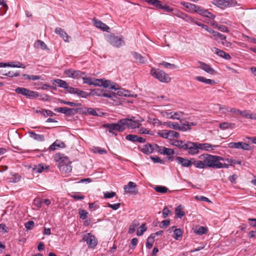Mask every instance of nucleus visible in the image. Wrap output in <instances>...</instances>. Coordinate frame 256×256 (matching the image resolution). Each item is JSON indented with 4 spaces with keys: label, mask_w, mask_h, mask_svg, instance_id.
Listing matches in <instances>:
<instances>
[{
    "label": "nucleus",
    "mask_w": 256,
    "mask_h": 256,
    "mask_svg": "<svg viewBox=\"0 0 256 256\" xmlns=\"http://www.w3.org/2000/svg\"><path fill=\"white\" fill-rule=\"evenodd\" d=\"M199 160L194 162V166L198 168H217L218 161L224 160V158L218 156L210 154H202L198 156Z\"/></svg>",
    "instance_id": "obj_1"
},
{
    "label": "nucleus",
    "mask_w": 256,
    "mask_h": 256,
    "mask_svg": "<svg viewBox=\"0 0 256 256\" xmlns=\"http://www.w3.org/2000/svg\"><path fill=\"white\" fill-rule=\"evenodd\" d=\"M150 74L152 76L162 82L168 83L171 80L170 78L167 74L158 68H152Z\"/></svg>",
    "instance_id": "obj_2"
},
{
    "label": "nucleus",
    "mask_w": 256,
    "mask_h": 256,
    "mask_svg": "<svg viewBox=\"0 0 256 256\" xmlns=\"http://www.w3.org/2000/svg\"><path fill=\"white\" fill-rule=\"evenodd\" d=\"M15 92L18 94L25 96L27 98H34L38 96V94L36 92L30 90L26 88L23 87H18Z\"/></svg>",
    "instance_id": "obj_3"
},
{
    "label": "nucleus",
    "mask_w": 256,
    "mask_h": 256,
    "mask_svg": "<svg viewBox=\"0 0 256 256\" xmlns=\"http://www.w3.org/2000/svg\"><path fill=\"white\" fill-rule=\"evenodd\" d=\"M106 39L107 42L114 47L120 48L124 44L122 38H119L114 35H108Z\"/></svg>",
    "instance_id": "obj_4"
},
{
    "label": "nucleus",
    "mask_w": 256,
    "mask_h": 256,
    "mask_svg": "<svg viewBox=\"0 0 256 256\" xmlns=\"http://www.w3.org/2000/svg\"><path fill=\"white\" fill-rule=\"evenodd\" d=\"M124 120H120L118 123L107 124L104 125V126L111 130H116L120 132H123L124 130Z\"/></svg>",
    "instance_id": "obj_5"
},
{
    "label": "nucleus",
    "mask_w": 256,
    "mask_h": 256,
    "mask_svg": "<svg viewBox=\"0 0 256 256\" xmlns=\"http://www.w3.org/2000/svg\"><path fill=\"white\" fill-rule=\"evenodd\" d=\"M198 142H188L185 150H188V152L191 155H194L199 152L200 150Z\"/></svg>",
    "instance_id": "obj_6"
},
{
    "label": "nucleus",
    "mask_w": 256,
    "mask_h": 256,
    "mask_svg": "<svg viewBox=\"0 0 256 256\" xmlns=\"http://www.w3.org/2000/svg\"><path fill=\"white\" fill-rule=\"evenodd\" d=\"M64 74L69 78L78 79L82 77V76H86L85 73L78 70H74L73 69H68L64 70Z\"/></svg>",
    "instance_id": "obj_7"
},
{
    "label": "nucleus",
    "mask_w": 256,
    "mask_h": 256,
    "mask_svg": "<svg viewBox=\"0 0 256 256\" xmlns=\"http://www.w3.org/2000/svg\"><path fill=\"white\" fill-rule=\"evenodd\" d=\"M82 240L86 242L90 248H94L97 245V240L94 236L90 233L84 234Z\"/></svg>",
    "instance_id": "obj_8"
},
{
    "label": "nucleus",
    "mask_w": 256,
    "mask_h": 256,
    "mask_svg": "<svg viewBox=\"0 0 256 256\" xmlns=\"http://www.w3.org/2000/svg\"><path fill=\"white\" fill-rule=\"evenodd\" d=\"M134 117H132L131 118H124L122 120H124V130L126 127L129 128H139L142 124L138 120H134Z\"/></svg>",
    "instance_id": "obj_9"
},
{
    "label": "nucleus",
    "mask_w": 256,
    "mask_h": 256,
    "mask_svg": "<svg viewBox=\"0 0 256 256\" xmlns=\"http://www.w3.org/2000/svg\"><path fill=\"white\" fill-rule=\"evenodd\" d=\"M214 4L222 8H224L234 6L236 2L234 0H216Z\"/></svg>",
    "instance_id": "obj_10"
},
{
    "label": "nucleus",
    "mask_w": 256,
    "mask_h": 256,
    "mask_svg": "<svg viewBox=\"0 0 256 256\" xmlns=\"http://www.w3.org/2000/svg\"><path fill=\"white\" fill-rule=\"evenodd\" d=\"M176 160L177 162L184 167H190L192 166V164L194 165V162H196L194 158H191L190 160H188L186 158H184L180 156H177L176 158Z\"/></svg>",
    "instance_id": "obj_11"
},
{
    "label": "nucleus",
    "mask_w": 256,
    "mask_h": 256,
    "mask_svg": "<svg viewBox=\"0 0 256 256\" xmlns=\"http://www.w3.org/2000/svg\"><path fill=\"white\" fill-rule=\"evenodd\" d=\"M228 146L231 148L242 149L246 150H250V145L244 142H231L228 144Z\"/></svg>",
    "instance_id": "obj_12"
},
{
    "label": "nucleus",
    "mask_w": 256,
    "mask_h": 256,
    "mask_svg": "<svg viewBox=\"0 0 256 256\" xmlns=\"http://www.w3.org/2000/svg\"><path fill=\"white\" fill-rule=\"evenodd\" d=\"M54 160L58 162V166L62 164H71V162L68 157L65 156L64 154H56L54 156Z\"/></svg>",
    "instance_id": "obj_13"
},
{
    "label": "nucleus",
    "mask_w": 256,
    "mask_h": 256,
    "mask_svg": "<svg viewBox=\"0 0 256 256\" xmlns=\"http://www.w3.org/2000/svg\"><path fill=\"white\" fill-rule=\"evenodd\" d=\"M226 36L220 33L217 32L216 35H214V39L218 41V42L221 43L223 46L226 47H230L231 46V43L228 42L226 40Z\"/></svg>",
    "instance_id": "obj_14"
},
{
    "label": "nucleus",
    "mask_w": 256,
    "mask_h": 256,
    "mask_svg": "<svg viewBox=\"0 0 256 256\" xmlns=\"http://www.w3.org/2000/svg\"><path fill=\"white\" fill-rule=\"evenodd\" d=\"M148 3L156 8L162 9L167 12H172V8H170L169 6H162L161 2L158 0H148Z\"/></svg>",
    "instance_id": "obj_15"
},
{
    "label": "nucleus",
    "mask_w": 256,
    "mask_h": 256,
    "mask_svg": "<svg viewBox=\"0 0 256 256\" xmlns=\"http://www.w3.org/2000/svg\"><path fill=\"white\" fill-rule=\"evenodd\" d=\"M198 68L204 70L206 72L210 74H216L215 70L209 64L202 62H198Z\"/></svg>",
    "instance_id": "obj_16"
},
{
    "label": "nucleus",
    "mask_w": 256,
    "mask_h": 256,
    "mask_svg": "<svg viewBox=\"0 0 256 256\" xmlns=\"http://www.w3.org/2000/svg\"><path fill=\"white\" fill-rule=\"evenodd\" d=\"M136 183L130 182L127 185L124 186V189L126 192L136 194L138 192V190L136 189Z\"/></svg>",
    "instance_id": "obj_17"
},
{
    "label": "nucleus",
    "mask_w": 256,
    "mask_h": 256,
    "mask_svg": "<svg viewBox=\"0 0 256 256\" xmlns=\"http://www.w3.org/2000/svg\"><path fill=\"white\" fill-rule=\"evenodd\" d=\"M182 4L186 8L192 10H194L195 12H198L200 15H202L204 10V9L202 8L201 7L190 3L183 2H182Z\"/></svg>",
    "instance_id": "obj_18"
},
{
    "label": "nucleus",
    "mask_w": 256,
    "mask_h": 256,
    "mask_svg": "<svg viewBox=\"0 0 256 256\" xmlns=\"http://www.w3.org/2000/svg\"><path fill=\"white\" fill-rule=\"evenodd\" d=\"M139 148L140 150L146 154H148L154 152V144H148Z\"/></svg>",
    "instance_id": "obj_19"
},
{
    "label": "nucleus",
    "mask_w": 256,
    "mask_h": 256,
    "mask_svg": "<svg viewBox=\"0 0 256 256\" xmlns=\"http://www.w3.org/2000/svg\"><path fill=\"white\" fill-rule=\"evenodd\" d=\"M92 22L94 24V26L96 27L97 28H100V30H102L105 32H108V30H110V28L106 25L105 24L103 23L101 21L96 20V19H93Z\"/></svg>",
    "instance_id": "obj_20"
},
{
    "label": "nucleus",
    "mask_w": 256,
    "mask_h": 256,
    "mask_svg": "<svg viewBox=\"0 0 256 256\" xmlns=\"http://www.w3.org/2000/svg\"><path fill=\"white\" fill-rule=\"evenodd\" d=\"M54 32L56 34L60 35V36L62 38L65 42H69L70 37L68 35V34L63 29L60 28H56L54 30Z\"/></svg>",
    "instance_id": "obj_21"
},
{
    "label": "nucleus",
    "mask_w": 256,
    "mask_h": 256,
    "mask_svg": "<svg viewBox=\"0 0 256 256\" xmlns=\"http://www.w3.org/2000/svg\"><path fill=\"white\" fill-rule=\"evenodd\" d=\"M160 112L163 116L166 118L178 120L179 119V118L176 116H178V114L176 112H168L166 110H160Z\"/></svg>",
    "instance_id": "obj_22"
},
{
    "label": "nucleus",
    "mask_w": 256,
    "mask_h": 256,
    "mask_svg": "<svg viewBox=\"0 0 256 256\" xmlns=\"http://www.w3.org/2000/svg\"><path fill=\"white\" fill-rule=\"evenodd\" d=\"M66 146L64 142L57 140L50 146L49 150H54L57 148H64Z\"/></svg>",
    "instance_id": "obj_23"
},
{
    "label": "nucleus",
    "mask_w": 256,
    "mask_h": 256,
    "mask_svg": "<svg viewBox=\"0 0 256 256\" xmlns=\"http://www.w3.org/2000/svg\"><path fill=\"white\" fill-rule=\"evenodd\" d=\"M200 150L205 151H209L210 150H214L218 146L212 145L208 143H199Z\"/></svg>",
    "instance_id": "obj_24"
},
{
    "label": "nucleus",
    "mask_w": 256,
    "mask_h": 256,
    "mask_svg": "<svg viewBox=\"0 0 256 256\" xmlns=\"http://www.w3.org/2000/svg\"><path fill=\"white\" fill-rule=\"evenodd\" d=\"M214 53L216 54L218 56L224 58L225 60H228L230 59L231 57L230 55L225 52L224 51L219 50L217 48H214Z\"/></svg>",
    "instance_id": "obj_25"
},
{
    "label": "nucleus",
    "mask_w": 256,
    "mask_h": 256,
    "mask_svg": "<svg viewBox=\"0 0 256 256\" xmlns=\"http://www.w3.org/2000/svg\"><path fill=\"white\" fill-rule=\"evenodd\" d=\"M60 170L64 174H67L72 171V168L70 166V164H60L58 166Z\"/></svg>",
    "instance_id": "obj_26"
},
{
    "label": "nucleus",
    "mask_w": 256,
    "mask_h": 256,
    "mask_svg": "<svg viewBox=\"0 0 256 256\" xmlns=\"http://www.w3.org/2000/svg\"><path fill=\"white\" fill-rule=\"evenodd\" d=\"M35 112L40 113L44 115V116H52L55 115V114L52 112L50 110H46L43 108H39L34 110Z\"/></svg>",
    "instance_id": "obj_27"
},
{
    "label": "nucleus",
    "mask_w": 256,
    "mask_h": 256,
    "mask_svg": "<svg viewBox=\"0 0 256 256\" xmlns=\"http://www.w3.org/2000/svg\"><path fill=\"white\" fill-rule=\"evenodd\" d=\"M196 79L198 82H202L207 84L212 85L216 84L214 80L206 78L202 76H197L196 77Z\"/></svg>",
    "instance_id": "obj_28"
},
{
    "label": "nucleus",
    "mask_w": 256,
    "mask_h": 256,
    "mask_svg": "<svg viewBox=\"0 0 256 256\" xmlns=\"http://www.w3.org/2000/svg\"><path fill=\"white\" fill-rule=\"evenodd\" d=\"M240 116L245 118L256 120V114L252 113L250 110H245L242 111Z\"/></svg>",
    "instance_id": "obj_29"
},
{
    "label": "nucleus",
    "mask_w": 256,
    "mask_h": 256,
    "mask_svg": "<svg viewBox=\"0 0 256 256\" xmlns=\"http://www.w3.org/2000/svg\"><path fill=\"white\" fill-rule=\"evenodd\" d=\"M30 137L38 142H43L44 140V137L42 134H36L34 132H28Z\"/></svg>",
    "instance_id": "obj_30"
},
{
    "label": "nucleus",
    "mask_w": 256,
    "mask_h": 256,
    "mask_svg": "<svg viewBox=\"0 0 256 256\" xmlns=\"http://www.w3.org/2000/svg\"><path fill=\"white\" fill-rule=\"evenodd\" d=\"M132 54L134 58L139 62L141 64H144L147 61L146 58L142 56L140 54L136 52H133Z\"/></svg>",
    "instance_id": "obj_31"
},
{
    "label": "nucleus",
    "mask_w": 256,
    "mask_h": 256,
    "mask_svg": "<svg viewBox=\"0 0 256 256\" xmlns=\"http://www.w3.org/2000/svg\"><path fill=\"white\" fill-rule=\"evenodd\" d=\"M78 112V110L75 108H68L67 107H63L62 114L67 116H70Z\"/></svg>",
    "instance_id": "obj_32"
},
{
    "label": "nucleus",
    "mask_w": 256,
    "mask_h": 256,
    "mask_svg": "<svg viewBox=\"0 0 256 256\" xmlns=\"http://www.w3.org/2000/svg\"><path fill=\"white\" fill-rule=\"evenodd\" d=\"M54 82L57 84V86L60 88L66 89L68 88V84L64 80L60 79H56L54 80Z\"/></svg>",
    "instance_id": "obj_33"
},
{
    "label": "nucleus",
    "mask_w": 256,
    "mask_h": 256,
    "mask_svg": "<svg viewBox=\"0 0 256 256\" xmlns=\"http://www.w3.org/2000/svg\"><path fill=\"white\" fill-rule=\"evenodd\" d=\"M176 216L178 218H182L184 216L185 213L183 211V207L181 205L178 206L175 209Z\"/></svg>",
    "instance_id": "obj_34"
},
{
    "label": "nucleus",
    "mask_w": 256,
    "mask_h": 256,
    "mask_svg": "<svg viewBox=\"0 0 256 256\" xmlns=\"http://www.w3.org/2000/svg\"><path fill=\"white\" fill-rule=\"evenodd\" d=\"M34 46L38 48H40L43 50H48L46 44L40 40H38L35 42Z\"/></svg>",
    "instance_id": "obj_35"
},
{
    "label": "nucleus",
    "mask_w": 256,
    "mask_h": 256,
    "mask_svg": "<svg viewBox=\"0 0 256 256\" xmlns=\"http://www.w3.org/2000/svg\"><path fill=\"white\" fill-rule=\"evenodd\" d=\"M46 168H48V166L43 164L34 166V167L33 168L36 172L38 173L42 172Z\"/></svg>",
    "instance_id": "obj_36"
},
{
    "label": "nucleus",
    "mask_w": 256,
    "mask_h": 256,
    "mask_svg": "<svg viewBox=\"0 0 256 256\" xmlns=\"http://www.w3.org/2000/svg\"><path fill=\"white\" fill-rule=\"evenodd\" d=\"M173 145L180 148H182L185 150L186 146V143H185L182 140H176L174 141Z\"/></svg>",
    "instance_id": "obj_37"
},
{
    "label": "nucleus",
    "mask_w": 256,
    "mask_h": 256,
    "mask_svg": "<svg viewBox=\"0 0 256 256\" xmlns=\"http://www.w3.org/2000/svg\"><path fill=\"white\" fill-rule=\"evenodd\" d=\"M116 94H118L119 96H133V95L130 94V92L124 89L118 90L116 93Z\"/></svg>",
    "instance_id": "obj_38"
},
{
    "label": "nucleus",
    "mask_w": 256,
    "mask_h": 256,
    "mask_svg": "<svg viewBox=\"0 0 256 256\" xmlns=\"http://www.w3.org/2000/svg\"><path fill=\"white\" fill-rule=\"evenodd\" d=\"M139 222L138 220H134L130 226L128 233H134L136 230V228L139 225Z\"/></svg>",
    "instance_id": "obj_39"
},
{
    "label": "nucleus",
    "mask_w": 256,
    "mask_h": 256,
    "mask_svg": "<svg viewBox=\"0 0 256 256\" xmlns=\"http://www.w3.org/2000/svg\"><path fill=\"white\" fill-rule=\"evenodd\" d=\"M154 241V235H150L147 239L146 242V247L149 249L151 248L152 246Z\"/></svg>",
    "instance_id": "obj_40"
},
{
    "label": "nucleus",
    "mask_w": 256,
    "mask_h": 256,
    "mask_svg": "<svg viewBox=\"0 0 256 256\" xmlns=\"http://www.w3.org/2000/svg\"><path fill=\"white\" fill-rule=\"evenodd\" d=\"M174 238L176 240H178L180 238L182 237V232L180 228H176L174 231Z\"/></svg>",
    "instance_id": "obj_41"
},
{
    "label": "nucleus",
    "mask_w": 256,
    "mask_h": 256,
    "mask_svg": "<svg viewBox=\"0 0 256 256\" xmlns=\"http://www.w3.org/2000/svg\"><path fill=\"white\" fill-rule=\"evenodd\" d=\"M186 22L189 23V24H195L196 23V20L193 18L188 16V14H186L184 15V18H182Z\"/></svg>",
    "instance_id": "obj_42"
},
{
    "label": "nucleus",
    "mask_w": 256,
    "mask_h": 256,
    "mask_svg": "<svg viewBox=\"0 0 256 256\" xmlns=\"http://www.w3.org/2000/svg\"><path fill=\"white\" fill-rule=\"evenodd\" d=\"M147 228L146 226V224H142L137 230L136 234L138 236H141L144 234V232H145Z\"/></svg>",
    "instance_id": "obj_43"
},
{
    "label": "nucleus",
    "mask_w": 256,
    "mask_h": 256,
    "mask_svg": "<svg viewBox=\"0 0 256 256\" xmlns=\"http://www.w3.org/2000/svg\"><path fill=\"white\" fill-rule=\"evenodd\" d=\"M154 189L156 192L162 194H164L168 190V188L166 187L161 186H156Z\"/></svg>",
    "instance_id": "obj_44"
},
{
    "label": "nucleus",
    "mask_w": 256,
    "mask_h": 256,
    "mask_svg": "<svg viewBox=\"0 0 256 256\" xmlns=\"http://www.w3.org/2000/svg\"><path fill=\"white\" fill-rule=\"evenodd\" d=\"M102 96L106 97V98H114L116 97V94L108 91V90H104L103 92Z\"/></svg>",
    "instance_id": "obj_45"
},
{
    "label": "nucleus",
    "mask_w": 256,
    "mask_h": 256,
    "mask_svg": "<svg viewBox=\"0 0 256 256\" xmlns=\"http://www.w3.org/2000/svg\"><path fill=\"white\" fill-rule=\"evenodd\" d=\"M212 25L214 26H215V28H217L218 30H220L222 32H229V30H228L227 27H226L224 25H218V24H213Z\"/></svg>",
    "instance_id": "obj_46"
},
{
    "label": "nucleus",
    "mask_w": 256,
    "mask_h": 256,
    "mask_svg": "<svg viewBox=\"0 0 256 256\" xmlns=\"http://www.w3.org/2000/svg\"><path fill=\"white\" fill-rule=\"evenodd\" d=\"M218 106H219V110H220L221 113L223 114H226L227 112H230V109L231 108L226 106H222L220 104H218Z\"/></svg>",
    "instance_id": "obj_47"
},
{
    "label": "nucleus",
    "mask_w": 256,
    "mask_h": 256,
    "mask_svg": "<svg viewBox=\"0 0 256 256\" xmlns=\"http://www.w3.org/2000/svg\"><path fill=\"white\" fill-rule=\"evenodd\" d=\"M207 232V228L206 227L201 226L198 230H195V233L198 235H202Z\"/></svg>",
    "instance_id": "obj_48"
},
{
    "label": "nucleus",
    "mask_w": 256,
    "mask_h": 256,
    "mask_svg": "<svg viewBox=\"0 0 256 256\" xmlns=\"http://www.w3.org/2000/svg\"><path fill=\"white\" fill-rule=\"evenodd\" d=\"M232 126H234V124L227 122H223L220 124V128L222 130H226L230 128Z\"/></svg>",
    "instance_id": "obj_49"
},
{
    "label": "nucleus",
    "mask_w": 256,
    "mask_h": 256,
    "mask_svg": "<svg viewBox=\"0 0 256 256\" xmlns=\"http://www.w3.org/2000/svg\"><path fill=\"white\" fill-rule=\"evenodd\" d=\"M160 64L161 66H164L166 68H176V66L174 65V64H172L166 62H162L160 63Z\"/></svg>",
    "instance_id": "obj_50"
},
{
    "label": "nucleus",
    "mask_w": 256,
    "mask_h": 256,
    "mask_svg": "<svg viewBox=\"0 0 256 256\" xmlns=\"http://www.w3.org/2000/svg\"><path fill=\"white\" fill-rule=\"evenodd\" d=\"M23 78L24 79H28V80H38L40 78V76H33V75H28L26 74H24L22 75Z\"/></svg>",
    "instance_id": "obj_51"
},
{
    "label": "nucleus",
    "mask_w": 256,
    "mask_h": 256,
    "mask_svg": "<svg viewBox=\"0 0 256 256\" xmlns=\"http://www.w3.org/2000/svg\"><path fill=\"white\" fill-rule=\"evenodd\" d=\"M83 80V82L84 84H87L89 85H92L94 78L91 77L86 78L85 76H82V77L81 78Z\"/></svg>",
    "instance_id": "obj_52"
},
{
    "label": "nucleus",
    "mask_w": 256,
    "mask_h": 256,
    "mask_svg": "<svg viewBox=\"0 0 256 256\" xmlns=\"http://www.w3.org/2000/svg\"><path fill=\"white\" fill-rule=\"evenodd\" d=\"M154 152H156L160 154H164V149H165L164 146H160L157 144H154Z\"/></svg>",
    "instance_id": "obj_53"
},
{
    "label": "nucleus",
    "mask_w": 256,
    "mask_h": 256,
    "mask_svg": "<svg viewBox=\"0 0 256 256\" xmlns=\"http://www.w3.org/2000/svg\"><path fill=\"white\" fill-rule=\"evenodd\" d=\"M104 90L101 88L95 89L92 91V94L94 96H102Z\"/></svg>",
    "instance_id": "obj_54"
},
{
    "label": "nucleus",
    "mask_w": 256,
    "mask_h": 256,
    "mask_svg": "<svg viewBox=\"0 0 256 256\" xmlns=\"http://www.w3.org/2000/svg\"><path fill=\"white\" fill-rule=\"evenodd\" d=\"M166 125L168 128L174 130H178L179 128V124L178 123L170 122H166Z\"/></svg>",
    "instance_id": "obj_55"
},
{
    "label": "nucleus",
    "mask_w": 256,
    "mask_h": 256,
    "mask_svg": "<svg viewBox=\"0 0 256 256\" xmlns=\"http://www.w3.org/2000/svg\"><path fill=\"white\" fill-rule=\"evenodd\" d=\"M158 135L164 138H169V130H162L158 132Z\"/></svg>",
    "instance_id": "obj_56"
},
{
    "label": "nucleus",
    "mask_w": 256,
    "mask_h": 256,
    "mask_svg": "<svg viewBox=\"0 0 256 256\" xmlns=\"http://www.w3.org/2000/svg\"><path fill=\"white\" fill-rule=\"evenodd\" d=\"M60 102L62 104H64L66 105L70 106H79L81 105L80 103H76L74 102H67L64 100H60Z\"/></svg>",
    "instance_id": "obj_57"
},
{
    "label": "nucleus",
    "mask_w": 256,
    "mask_h": 256,
    "mask_svg": "<svg viewBox=\"0 0 256 256\" xmlns=\"http://www.w3.org/2000/svg\"><path fill=\"white\" fill-rule=\"evenodd\" d=\"M190 123L187 122L186 124H184L180 126L179 125V128H178V130L182 131H186L188 130H190Z\"/></svg>",
    "instance_id": "obj_58"
},
{
    "label": "nucleus",
    "mask_w": 256,
    "mask_h": 256,
    "mask_svg": "<svg viewBox=\"0 0 256 256\" xmlns=\"http://www.w3.org/2000/svg\"><path fill=\"white\" fill-rule=\"evenodd\" d=\"M79 214L80 218L82 220H86L88 215V212L84 210H79Z\"/></svg>",
    "instance_id": "obj_59"
},
{
    "label": "nucleus",
    "mask_w": 256,
    "mask_h": 256,
    "mask_svg": "<svg viewBox=\"0 0 256 256\" xmlns=\"http://www.w3.org/2000/svg\"><path fill=\"white\" fill-rule=\"evenodd\" d=\"M76 94H77L78 96L82 98H86L88 96H90V94H88L86 92L81 90L78 88V90L76 91Z\"/></svg>",
    "instance_id": "obj_60"
},
{
    "label": "nucleus",
    "mask_w": 256,
    "mask_h": 256,
    "mask_svg": "<svg viewBox=\"0 0 256 256\" xmlns=\"http://www.w3.org/2000/svg\"><path fill=\"white\" fill-rule=\"evenodd\" d=\"M126 140L132 142H136V138H138V136L134 134H128L126 137Z\"/></svg>",
    "instance_id": "obj_61"
},
{
    "label": "nucleus",
    "mask_w": 256,
    "mask_h": 256,
    "mask_svg": "<svg viewBox=\"0 0 256 256\" xmlns=\"http://www.w3.org/2000/svg\"><path fill=\"white\" fill-rule=\"evenodd\" d=\"M43 204V200L40 198H36L34 200V204L38 208H40Z\"/></svg>",
    "instance_id": "obj_62"
},
{
    "label": "nucleus",
    "mask_w": 256,
    "mask_h": 256,
    "mask_svg": "<svg viewBox=\"0 0 256 256\" xmlns=\"http://www.w3.org/2000/svg\"><path fill=\"white\" fill-rule=\"evenodd\" d=\"M180 136V134L178 132H175L174 130H169V138L171 139L172 138H178Z\"/></svg>",
    "instance_id": "obj_63"
},
{
    "label": "nucleus",
    "mask_w": 256,
    "mask_h": 256,
    "mask_svg": "<svg viewBox=\"0 0 256 256\" xmlns=\"http://www.w3.org/2000/svg\"><path fill=\"white\" fill-rule=\"evenodd\" d=\"M34 225V222L32 220H30L25 224V227L28 230H30L33 228Z\"/></svg>",
    "instance_id": "obj_64"
}]
</instances>
